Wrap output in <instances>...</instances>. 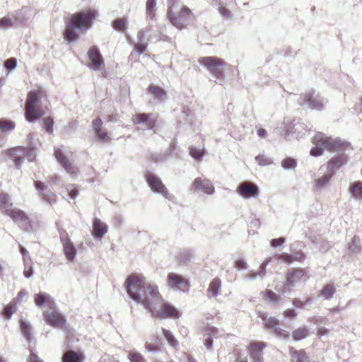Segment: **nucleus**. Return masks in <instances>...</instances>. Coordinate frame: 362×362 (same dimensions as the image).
I'll return each instance as SVG.
<instances>
[{"mask_svg":"<svg viewBox=\"0 0 362 362\" xmlns=\"http://www.w3.org/2000/svg\"><path fill=\"white\" fill-rule=\"evenodd\" d=\"M95 18V13L91 10L81 11L73 14L70 18H67L65 21L64 40L69 43L76 41L80 33L86 31L90 28Z\"/></svg>","mask_w":362,"mask_h":362,"instance_id":"obj_3","label":"nucleus"},{"mask_svg":"<svg viewBox=\"0 0 362 362\" xmlns=\"http://www.w3.org/2000/svg\"><path fill=\"white\" fill-rule=\"evenodd\" d=\"M40 97L38 91H30L28 94L25 116V119L30 122L39 119L44 115L43 111L38 105L40 102Z\"/></svg>","mask_w":362,"mask_h":362,"instance_id":"obj_5","label":"nucleus"},{"mask_svg":"<svg viewBox=\"0 0 362 362\" xmlns=\"http://www.w3.org/2000/svg\"><path fill=\"white\" fill-rule=\"evenodd\" d=\"M28 296V293L25 289H22L19 291L18 296H17V300L18 302H21L24 300V299Z\"/></svg>","mask_w":362,"mask_h":362,"instance_id":"obj_63","label":"nucleus"},{"mask_svg":"<svg viewBox=\"0 0 362 362\" xmlns=\"http://www.w3.org/2000/svg\"><path fill=\"white\" fill-rule=\"evenodd\" d=\"M35 187L39 191L40 196L44 202L49 203V204L55 202V194L52 190L49 189L47 186L42 182L39 180L35 181Z\"/></svg>","mask_w":362,"mask_h":362,"instance_id":"obj_19","label":"nucleus"},{"mask_svg":"<svg viewBox=\"0 0 362 362\" xmlns=\"http://www.w3.org/2000/svg\"><path fill=\"white\" fill-rule=\"evenodd\" d=\"M54 156L60 165L71 175L76 174V168L72 160L68 158L61 148H54Z\"/></svg>","mask_w":362,"mask_h":362,"instance_id":"obj_13","label":"nucleus"},{"mask_svg":"<svg viewBox=\"0 0 362 362\" xmlns=\"http://www.w3.org/2000/svg\"><path fill=\"white\" fill-rule=\"evenodd\" d=\"M128 358L131 362H146L143 356L135 351L129 352Z\"/></svg>","mask_w":362,"mask_h":362,"instance_id":"obj_49","label":"nucleus"},{"mask_svg":"<svg viewBox=\"0 0 362 362\" xmlns=\"http://www.w3.org/2000/svg\"><path fill=\"white\" fill-rule=\"evenodd\" d=\"M51 311H45L43 313V317L45 322L52 327L63 328L66 329L67 326L66 325L65 317L56 310L55 305L53 309H50Z\"/></svg>","mask_w":362,"mask_h":362,"instance_id":"obj_10","label":"nucleus"},{"mask_svg":"<svg viewBox=\"0 0 362 362\" xmlns=\"http://www.w3.org/2000/svg\"><path fill=\"white\" fill-rule=\"evenodd\" d=\"M304 276V272L303 269H293L287 273V278L285 283V286L290 291L291 288L296 286V283L301 281V279Z\"/></svg>","mask_w":362,"mask_h":362,"instance_id":"obj_22","label":"nucleus"},{"mask_svg":"<svg viewBox=\"0 0 362 362\" xmlns=\"http://www.w3.org/2000/svg\"><path fill=\"white\" fill-rule=\"evenodd\" d=\"M267 344L263 341H252L248 346V353L252 362H264L263 350Z\"/></svg>","mask_w":362,"mask_h":362,"instance_id":"obj_12","label":"nucleus"},{"mask_svg":"<svg viewBox=\"0 0 362 362\" xmlns=\"http://www.w3.org/2000/svg\"><path fill=\"white\" fill-rule=\"evenodd\" d=\"M6 215L8 216L12 220L18 224L27 225L29 222L28 216L16 208L8 210Z\"/></svg>","mask_w":362,"mask_h":362,"instance_id":"obj_24","label":"nucleus"},{"mask_svg":"<svg viewBox=\"0 0 362 362\" xmlns=\"http://www.w3.org/2000/svg\"><path fill=\"white\" fill-rule=\"evenodd\" d=\"M303 259L304 256L301 252H296L294 255L284 253L279 256V259L288 262H292L293 261L301 262Z\"/></svg>","mask_w":362,"mask_h":362,"instance_id":"obj_38","label":"nucleus"},{"mask_svg":"<svg viewBox=\"0 0 362 362\" xmlns=\"http://www.w3.org/2000/svg\"><path fill=\"white\" fill-rule=\"evenodd\" d=\"M88 56L90 62V69L91 70H100L101 66H104L103 59L97 47L94 46L90 48Z\"/></svg>","mask_w":362,"mask_h":362,"instance_id":"obj_16","label":"nucleus"},{"mask_svg":"<svg viewBox=\"0 0 362 362\" xmlns=\"http://www.w3.org/2000/svg\"><path fill=\"white\" fill-rule=\"evenodd\" d=\"M127 20L124 18H117L112 23L113 28L119 32H124L127 28Z\"/></svg>","mask_w":362,"mask_h":362,"instance_id":"obj_43","label":"nucleus"},{"mask_svg":"<svg viewBox=\"0 0 362 362\" xmlns=\"http://www.w3.org/2000/svg\"><path fill=\"white\" fill-rule=\"evenodd\" d=\"M16 124L11 120L0 119V132L6 133L15 129Z\"/></svg>","mask_w":362,"mask_h":362,"instance_id":"obj_42","label":"nucleus"},{"mask_svg":"<svg viewBox=\"0 0 362 362\" xmlns=\"http://www.w3.org/2000/svg\"><path fill=\"white\" fill-rule=\"evenodd\" d=\"M297 163L295 159L288 157L282 160L281 166L285 170H293L296 168Z\"/></svg>","mask_w":362,"mask_h":362,"instance_id":"obj_46","label":"nucleus"},{"mask_svg":"<svg viewBox=\"0 0 362 362\" xmlns=\"http://www.w3.org/2000/svg\"><path fill=\"white\" fill-rule=\"evenodd\" d=\"M146 47H147V43L137 42L134 47V50L131 53V56L132 57L133 56L134 52H136L139 55L141 54L142 53H144L146 51Z\"/></svg>","mask_w":362,"mask_h":362,"instance_id":"obj_52","label":"nucleus"},{"mask_svg":"<svg viewBox=\"0 0 362 362\" xmlns=\"http://www.w3.org/2000/svg\"><path fill=\"white\" fill-rule=\"evenodd\" d=\"M162 333L170 346L175 348L178 345V341L170 331L162 328Z\"/></svg>","mask_w":362,"mask_h":362,"instance_id":"obj_44","label":"nucleus"},{"mask_svg":"<svg viewBox=\"0 0 362 362\" xmlns=\"http://www.w3.org/2000/svg\"><path fill=\"white\" fill-rule=\"evenodd\" d=\"M191 253L188 251H183L179 253L177 255V260L180 263L186 264L190 260Z\"/></svg>","mask_w":362,"mask_h":362,"instance_id":"obj_53","label":"nucleus"},{"mask_svg":"<svg viewBox=\"0 0 362 362\" xmlns=\"http://www.w3.org/2000/svg\"><path fill=\"white\" fill-rule=\"evenodd\" d=\"M34 301L37 306L42 308L44 305L53 309L55 303L51 296L47 293L40 292L34 295Z\"/></svg>","mask_w":362,"mask_h":362,"instance_id":"obj_23","label":"nucleus"},{"mask_svg":"<svg viewBox=\"0 0 362 362\" xmlns=\"http://www.w3.org/2000/svg\"><path fill=\"white\" fill-rule=\"evenodd\" d=\"M5 68L8 70L14 69L17 66V62L15 58H10L5 62Z\"/></svg>","mask_w":362,"mask_h":362,"instance_id":"obj_56","label":"nucleus"},{"mask_svg":"<svg viewBox=\"0 0 362 362\" xmlns=\"http://www.w3.org/2000/svg\"><path fill=\"white\" fill-rule=\"evenodd\" d=\"M321 172L325 173V174L316 180L315 187L317 189H322L327 186L334 175L331 172L325 171V169Z\"/></svg>","mask_w":362,"mask_h":362,"instance_id":"obj_35","label":"nucleus"},{"mask_svg":"<svg viewBox=\"0 0 362 362\" xmlns=\"http://www.w3.org/2000/svg\"><path fill=\"white\" fill-rule=\"evenodd\" d=\"M20 252H21V255L23 256V262H24V264L26 265V263H28V259L30 260V257L28 255V250L25 247H23L22 246H21Z\"/></svg>","mask_w":362,"mask_h":362,"instance_id":"obj_60","label":"nucleus"},{"mask_svg":"<svg viewBox=\"0 0 362 362\" xmlns=\"http://www.w3.org/2000/svg\"><path fill=\"white\" fill-rule=\"evenodd\" d=\"M63 245V251L64 255L69 261H74L76 255V249L74 243L69 240L64 243Z\"/></svg>","mask_w":362,"mask_h":362,"instance_id":"obj_33","label":"nucleus"},{"mask_svg":"<svg viewBox=\"0 0 362 362\" xmlns=\"http://www.w3.org/2000/svg\"><path fill=\"white\" fill-rule=\"evenodd\" d=\"M168 18L175 28L181 30L193 21L194 15L187 6H182L178 12L168 9Z\"/></svg>","mask_w":362,"mask_h":362,"instance_id":"obj_6","label":"nucleus"},{"mask_svg":"<svg viewBox=\"0 0 362 362\" xmlns=\"http://www.w3.org/2000/svg\"><path fill=\"white\" fill-rule=\"evenodd\" d=\"M237 192L241 197L246 199L256 198L259 195L258 187L247 181L240 183L238 186Z\"/></svg>","mask_w":362,"mask_h":362,"instance_id":"obj_14","label":"nucleus"},{"mask_svg":"<svg viewBox=\"0 0 362 362\" xmlns=\"http://www.w3.org/2000/svg\"><path fill=\"white\" fill-rule=\"evenodd\" d=\"M23 274L26 278H30L33 275V272L32 267L28 266V263H26V265L25 264Z\"/></svg>","mask_w":362,"mask_h":362,"instance_id":"obj_62","label":"nucleus"},{"mask_svg":"<svg viewBox=\"0 0 362 362\" xmlns=\"http://www.w3.org/2000/svg\"><path fill=\"white\" fill-rule=\"evenodd\" d=\"M148 91L152 97L158 102H161L167 98V92L158 86L150 85Z\"/></svg>","mask_w":362,"mask_h":362,"instance_id":"obj_28","label":"nucleus"},{"mask_svg":"<svg viewBox=\"0 0 362 362\" xmlns=\"http://www.w3.org/2000/svg\"><path fill=\"white\" fill-rule=\"evenodd\" d=\"M283 316L288 318H295L297 316V313L293 309H287L284 311Z\"/></svg>","mask_w":362,"mask_h":362,"instance_id":"obj_58","label":"nucleus"},{"mask_svg":"<svg viewBox=\"0 0 362 362\" xmlns=\"http://www.w3.org/2000/svg\"><path fill=\"white\" fill-rule=\"evenodd\" d=\"M54 122L52 119L49 117H46L43 119V129L48 133H51L52 132Z\"/></svg>","mask_w":362,"mask_h":362,"instance_id":"obj_55","label":"nucleus"},{"mask_svg":"<svg viewBox=\"0 0 362 362\" xmlns=\"http://www.w3.org/2000/svg\"><path fill=\"white\" fill-rule=\"evenodd\" d=\"M93 129L95 132V139L100 142H108L110 139L107 132L103 129V122L97 117L92 122Z\"/></svg>","mask_w":362,"mask_h":362,"instance_id":"obj_20","label":"nucleus"},{"mask_svg":"<svg viewBox=\"0 0 362 362\" xmlns=\"http://www.w3.org/2000/svg\"><path fill=\"white\" fill-rule=\"evenodd\" d=\"M12 203L8 194H0V209L6 214L12 209Z\"/></svg>","mask_w":362,"mask_h":362,"instance_id":"obj_36","label":"nucleus"},{"mask_svg":"<svg viewBox=\"0 0 362 362\" xmlns=\"http://www.w3.org/2000/svg\"><path fill=\"white\" fill-rule=\"evenodd\" d=\"M17 20L14 16V13L8 14V16L0 18V27L2 28H9L13 26H18Z\"/></svg>","mask_w":362,"mask_h":362,"instance_id":"obj_34","label":"nucleus"},{"mask_svg":"<svg viewBox=\"0 0 362 362\" xmlns=\"http://www.w3.org/2000/svg\"><path fill=\"white\" fill-rule=\"evenodd\" d=\"M269 263V261L267 259L260 265L259 270L258 272L250 271L245 275V278L249 280H255L257 278H262L266 274V267Z\"/></svg>","mask_w":362,"mask_h":362,"instance_id":"obj_31","label":"nucleus"},{"mask_svg":"<svg viewBox=\"0 0 362 362\" xmlns=\"http://www.w3.org/2000/svg\"><path fill=\"white\" fill-rule=\"evenodd\" d=\"M21 327L23 335L26 339L28 342L30 343L31 332L30 323L25 320H22L21 322Z\"/></svg>","mask_w":362,"mask_h":362,"instance_id":"obj_45","label":"nucleus"},{"mask_svg":"<svg viewBox=\"0 0 362 362\" xmlns=\"http://www.w3.org/2000/svg\"><path fill=\"white\" fill-rule=\"evenodd\" d=\"M107 230V226L100 219L95 218L93 223V235L95 238H101Z\"/></svg>","mask_w":362,"mask_h":362,"instance_id":"obj_25","label":"nucleus"},{"mask_svg":"<svg viewBox=\"0 0 362 362\" xmlns=\"http://www.w3.org/2000/svg\"><path fill=\"white\" fill-rule=\"evenodd\" d=\"M6 154L13 159L16 167L20 168L23 163V156H25L28 160L33 161L35 158V150L33 148L18 146L8 149Z\"/></svg>","mask_w":362,"mask_h":362,"instance_id":"obj_9","label":"nucleus"},{"mask_svg":"<svg viewBox=\"0 0 362 362\" xmlns=\"http://www.w3.org/2000/svg\"><path fill=\"white\" fill-rule=\"evenodd\" d=\"M211 5L217 8L219 14L225 19L232 17L230 11L226 8L225 4L221 0H211Z\"/></svg>","mask_w":362,"mask_h":362,"instance_id":"obj_29","label":"nucleus"},{"mask_svg":"<svg viewBox=\"0 0 362 362\" xmlns=\"http://www.w3.org/2000/svg\"><path fill=\"white\" fill-rule=\"evenodd\" d=\"M16 311V304L11 303L9 305H8L4 308L2 314L4 316V317L9 319Z\"/></svg>","mask_w":362,"mask_h":362,"instance_id":"obj_48","label":"nucleus"},{"mask_svg":"<svg viewBox=\"0 0 362 362\" xmlns=\"http://www.w3.org/2000/svg\"><path fill=\"white\" fill-rule=\"evenodd\" d=\"M83 356L81 352L66 351L62 357V362H82Z\"/></svg>","mask_w":362,"mask_h":362,"instance_id":"obj_32","label":"nucleus"},{"mask_svg":"<svg viewBox=\"0 0 362 362\" xmlns=\"http://www.w3.org/2000/svg\"><path fill=\"white\" fill-rule=\"evenodd\" d=\"M256 161L261 166H266L271 165L273 160L271 158L267 157L264 155H258L255 157Z\"/></svg>","mask_w":362,"mask_h":362,"instance_id":"obj_50","label":"nucleus"},{"mask_svg":"<svg viewBox=\"0 0 362 362\" xmlns=\"http://www.w3.org/2000/svg\"><path fill=\"white\" fill-rule=\"evenodd\" d=\"M308 332L309 330L306 327H298L293 331L292 337L296 341L302 340L308 337Z\"/></svg>","mask_w":362,"mask_h":362,"instance_id":"obj_40","label":"nucleus"},{"mask_svg":"<svg viewBox=\"0 0 362 362\" xmlns=\"http://www.w3.org/2000/svg\"><path fill=\"white\" fill-rule=\"evenodd\" d=\"M218 329L214 327H209L206 329V332L204 334V346L206 349H209L213 344L212 337H217L218 336Z\"/></svg>","mask_w":362,"mask_h":362,"instance_id":"obj_30","label":"nucleus"},{"mask_svg":"<svg viewBox=\"0 0 362 362\" xmlns=\"http://www.w3.org/2000/svg\"><path fill=\"white\" fill-rule=\"evenodd\" d=\"M198 62L216 78L217 83L222 85L225 82L223 67L227 64L224 60L215 57H203L199 59Z\"/></svg>","mask_w":362,"mask_h":362,"instance_id":"obj_4","label":"nucleus"},{"mask_svg":"<svg viewBox=\"0 0 362 362\" xmlns=\"http://www.w3.org/2000/svg\"><path fill=\"white\" fill-rule=\"evenodd\" d=\"M221 287V281L218 278H214L209 284L207 289L209 298H214L220 295Z\"/></svg>","mask_w":362,"mask_h":362,"instance_id":"obj_27","label":"nucleus"},{"mask_svg":"<svg viewBox=\"0 0 362 362\" xmlns=\"http://www.w3.org/2000/svg\"><path fill=\"white\" fill-rule=\"evenodd\" d=\"M257 315L263 321L264 327L269 330H272L276 335L281 336L282 329L279 327V321L274 317L268 316L265 313L259 311Z\"/></svg>","mask_w":362,"mask_h":362,"instance_id":"obj_15","label":"nucleus"},{"mask_svg":"<svg viewBox=\"0 0 362 362\" xmlns=\"http://www.w3.org/2000/svg\"><path fill=\"white\" fill-rule=\"evenodd\" d=\"M265 296L266 299L269 300L273 304L279 303L281 299L280 296L276 294L272 290H267L265 292Z\"/></svg>","mask_w":362,"mask_h":362,"instance_id":"obj_51","label":"nucleus"},{"mask_svg":"<svg viewBox=\"0 0 362 362\" xmlns=\"http://www.w3.org/2000/svg\"><path fill=\"white\" fill-rule=\"evenodd\" d=\"M124 287L133 300L142 304L151 313H154L155 305L163 300L157 285L144 281L135 275H130L127 278Z\"/></svg>","mask_w":362,"mask_h":362,"instance_id":"obj_2","label":"nucleus"},{"mask_svg":"<svg viewBox=\"0 0 362 362\" xmlns=\"http://www.w3.org/2000/svg\"><path fill=\"white\" fill-rule=\"evenodd\" d=\"M235 267L238 270L245 269L247 268V263L243 259H238L235 262Z\"/></svg>","mask_w":362,"mask_h":362,"instance_id":"obj_64","label":"nucleus"},{"mask_svg":"<svg viewBox=\"0 0 362 362\" xmlns=\"http://www.w3.org/2000/svg\"><path fill=\"white\" fill-rule=\"evenodd\" d=\"M351 191L354 197L362 198V182H356L353 183Z\"/></svg>","mask_w":362,"mask_h":362,"instance_id":"obj_47","label":"nucleus"},{"mask_svg":"<svg viewBox=\"0 0 362 362\" xmlns=\"http://www.w3.org/2000/svg\"><path fill=\"white\" fill-rule=\"evenodd\" d=\"M33 14V12L32 9L27 6L23 7L21 10L14 13V16L19 25L29 20Z\"/></svg>","mask_w":362,"mask_h":362,"instance_id":"obj_26","label":"nucleus"},{"mask_svg":"<svg viewBox=\"0 0 362 362\" xmlns=\"http://www.w3.org/2000/svg\"><path fill=\"white\" fill-rule=\"evenodd\" d=\"M66 190L70 198L74 199L78 196V191L74 188L73 185H68Z\"/></svg>","mask_w":362,"mask_h":362,"instance_id":"obj_57","label":"nucleus"},{"mask_svg":"<svg viewBox=\"0 0 362 362\" xmlns=\"http://www.w3.org/2000/svg\"><path fill=\"white\" fill-rule=\"evenodd\" d=\"M59 232L60 240H61V242H62V244H64L66 242H68V241L71 240L70 238L68 236V234H67L66 231L65 230L62 229V230H59Z\"/></svg>","mask_w":362,"mask_h":362,"instance_id":"obj_59","label":"nucleus"},{"mask_svg":"<svg viewBox=\"0 0 362 362\" xmlns=\"http://www.w3.org/2000/svg\"><path fill=\"white\" fill-rule=\"evenodd\" d=\"M152 115V114L138 113L133 115L132 120L134 124H144L146 129L152 130L156 126V120Z\"/></svg>","mask_w":362,"mask_h":362,"instance_id":"obj_17","label":"nucleus"},{"mask_svg":"<svg viewBox=\"0 0 362 362\" xmlns=\"http://www.w3.org/2000/svg\"><path fill=\"white\" fill-rule=\"evenodd\" d=\"M336 293V288L333 284L325 285L320 291L321 296L326 300H330Z\"/></svg>","mask_w":362,"mask_h":362,"instance_id":"obj_41","label":"nucleus"},{"mask_svg":"<svg viewBox=\"0 0 362 362\" xmlns=\"http://www.w3.org/2000/svg\"><path fill=\"white\" fill-rule=\"evenodd\" d=\"M144 176L148 186L153 192L160 194L169 201H175V197L168 192L165 185L158 175L151 172H146Z\"/></svg>","mask_w":362,"mask_h":362,"instance_id":"obj_7","label":"nucleus"},{"mask_svg":"<svg viewBox=\"0 0 362 362\" xmlns=\"http://www.w3.org/2000/svg\"><path fill=\"white\" fill-rule=\"evenodd\" d=\"M156 317H171L174 319L179 318L180 315L179 311L173 305L169 303H165L160 306L159 310H154V313H152Z\"/></svg>","mask_w":362,"mask_h":362,"instance_id":"obj_18","label":"nucleus"},{"mask_svg":"<svg viewBox=\"0 0 362 362\" xmlns=\"http://www.w3.org/2000/svg\"><path fill=\"white\" fill-rule=\"evenodd\" d=\"M292 362H307L308 356L303 350H294L291 351Z\"/></svg>","mask_w":362,"mask_h":362,"instance_id":"obj_39","label":"nucleus"},{"mask_svg":"<svg viewBox=\"0 0 362 362\" xmlns=\"http://www.w3.org/2000/svg\"><path fill=\"white\" fill-rule=\"evenodd\" d=\"M167 283L173 289L182 292H187L189 288V282L187 279L173 272L168 274Z\"/></svg>","mask_w":362,"mask_h":362,"instance_id":"obj_11","label":"nucleus"},{"mask_svg":"<svg viewBox=\"0 0 362 362\" xmlns=\"http://www.w3.org/2000/svg\"><path fill=\"white\" fill-rule=\"evenodd\" d=\"M189 154L194 159L199 160L204 156V151L199 148L195 147H191L189 148Z\"/></svg>","mask_w":362,"mask_h":362,"instance_id":"obj_54","label":"nucleus"},{"mask_svg":"<svg viewBox=\"0 0 362 362\" xmlns=\"http://www.w3.org/2000/svg\"><path fill=\"white\" fill-rule=\"evenodd\" d=\"M193 185L197 190L206 194L211 195L214 192V187L211 182L206 178L197 177L193 182Z\"/></svg>","mask_w":362,"mask_h":362,"instance_id":"obj_21","label":"nucleus"},{"mask_svg":"<svg viewBox=\"0 0 362 362\" xmlns=\"http://www.w3.org/2000/svg\"><path fill=\"white\" fill-rule=\"evenodd\" d=\"M156 0H147L146 3V18L147 21L153 20L156 15Z\"/></svg>","mask_w":362,"mask_h":362,"instance_id":"obj_37","label":"nucleus"},{"mask_svg":"<svg viewBox=\"0 0 362 362\" xmlns=\"http://www.w3.org/2000/svg\"><path fill=\"white\" fill-rule=\"evenodd\" d=\"M285 242L284 238H274L271 241V245L274 247L281 245Z\"/></svg>","mask_w":362,"mask_h":362,"instance_id":"obj_61","label":"nucleus"},{"mask_svg":"<svg viewBox=\"0 0 362 362\" xmlns=\"http://www.w3.org/2000/svg\"><path fill=\"white\" fill-rule=\"evenodd\" d=\"M313 144L315 145L310 150V155L313 156H319L323 153L326 149L331 152H337L338 153L332 158L326 165L320 168V171L324 170L334 173V172L345 165L347 162V156L344 151L349 146V144L340 139H333L327 136L322 132H317L313 139Z\"/></svg>","mask_w":362,"mask_h":362,"instance_id":"obj_1","label":"nucleus"},{"mask_svg":"<svg viewBox=\"0 0 362 362\" xmlns=\"http://www.w3.org/2000/svg\"><path fill=\"white\" fill-rule=\"evenodd\" d=\"M327 102V100L315 93L313 90L301 94L298 99L300 105H306L308 108L315 110H322Z\"/></svg>","mask_w":362,"mask_h":362,"instance_id":"obj_8","label":"nucleus"}]
</instances>
